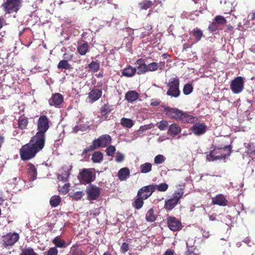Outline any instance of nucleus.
<instances>
[{
    "mask_svg": "<svg viewBox=\"0 0 255 255\" xmlns=\"http://www.w3.org/2000/svg\"><path fill=\"white\" fill-rule=\"evenodd\" d=\"M78 178L81 181L86 184H89L95 180V176L92 173L91 169L84 168L79 173Z\"/></svg>",
    "mask_w": 255,
    "mask_h": 255,
    "instance_id": "8",
    "label": "nucleus"
},
{
    "mask_svg": "<svg viewBox=\"0 0 255 255\" xmlns=\"http://www.w3.org/2000/svg\"><path fill=\"white\" fill-rule=\"evenodd\" d=\"M162 56L163 57L164 59H166L168 57H169L170 55H168V54L167 53H164L163 54H162Z\"/></svg>",
    "mask_w": 255,
    "mask_h": 255,
    "instance_id": "63",
    "label": "nucleus"
},
{
    "mask_svg": "<svg viewBox=\"0 0 255 255\" xmlns=\"http://www.w3.org/2000/svg\"><path fill=\"white\" fill-rule=\"evenodd\" d=\"M212 204L218 205L220 206H226L227 205L228 201L225 196L221 194L216 195L212 198Z\"/></svg>",
    "mask_w": 255,
    "mask_h": 255,
    "instance_id": "17",
    "label": "nucleus"
},
{
    "mask_svg": "<svg viewBox=\"0 0 255 255\" xmlns=\"http://www.w3.org/2000/svg\"><path fill=\"white\" fill-rule=\"evenodd\" d=\"M193 90V88L191 84H186L183 87V92L185 95H188L192 93Z\"/></svg>",
    "mask_w": 255,
    "mask_h": 255,
    "instance_id": "45",
    "label": "nucleus"
},
{
    "mask_svg": "<svg viewBox=\"0 0 255 255\" xmlns=\"http://www.w3.org/2000/svg\"><path fill=\"white\" fill-rule=\"evenodd\" d=\"M70 184L69 183H65L62 186H59L58 191L60 193L65 195L69 191Z\"/></svg>",
    "mask_w": 255,
    "mask_h": 255,
    "instance_id": "41",
    "label": "nucleus"
},
{
    "mask_svg": "<svg viewBox=\"0 0 255 255\" xmlns=\"http://www.w3.org/2000/svg\"><path fill=\"white\" fill-rule=\"evenodd\" d=\"M193 251L192 250L188 249L186 252V255H191L192 254H193Z\"/></svg>",
    "mask_w": 255,
    "mask_h": 255,
    "instance_id": "61",
    "label": "nucleus"
},
{
    "mask_svg": "<svg viewBox=\"0 0 255 255\" xmlns=\"http://www.w3.org/2000/svg\"><path fill=\"white\" fill-rule=\"evenodd\" d=\"M196 118L193 116L188 115L185 113L182 112V116L180 121L182 123H193L195 121Z\"/></svg>",
    "mask_w": 255,
    "mask_h": 255,
    "instance_id": "26",
    "label": "nucleus"
},
{
    "mask_svg": "<svg viewBox=\"0 0 255 255\" xmlns=\"http://www.w3.org/2000/svg\"><path fill=\"white\" fill-rule=\"evenodd\" d=\"M71 168L72 167L71 166L70 168L65 169L64 172H63L61 175L58 176V178L59 179H60L61 180H62L64 182H67L70 174V171Z\"/></svg>",
    "mask_w": 255,
    "mask_h": 255,
    "instance_id": "34",
    "label": "nucleus"
},
{
    "mask_svg": "<svg viewBox=\"0 0 255 255\" xmlns=\"http://www.w3.org/2000/svg\"><path fill=\"white\" fill-rule=\"evenodd\" d=\"M139 94L135 91H128L126 94L125 99L129 103H132L138 99Z\"/></svg>",
    "mask_w": 255,
    "mask_h": 255,
    "instance_id": "21",
    "label": "nucleus"
},
{
    "mask_svg": "<svg viewBox=\"0 0 255 255\" xmlns=\"http://www.w3.org/2000/svg\"><path fill=\"white\" fill-rule=\"evenodd\" d=\"M192 33L193 36H194L196 39V40L197 42H198L200 41L202 38V37L203 36V32L201 30L199 29H194L192 31Z\"/></svg>",
    "mask_w": 255,
    "mask_h": 255,
    "instance_id": "38",
    "label": "nucleus"
},
{
    "mask_svg": "<svg viewBox=\"0 0 255 255\" xmlns=\"http://www.w3.org/2000/svg\"><path fill=\"white\" fill-rule=\"evenodd\" d=\"M174 252L171 250H167L163 255H174Z\"/></svg>",
    "mask_w": 255,
    "mask_h": 255,
    "instance_id": "55",
    "label": "nucleus"
},
{
    "mask_svg": "<svg viewBox=\"0 0 255 255\" xmlns=\"http://www.w3.org/2000/svg\"><path fill=\"white\" fill-rule=\"evenodd\" d=\"M124 158V155L122 153H118L116 156L115 160L117 162H120L123 160Z\"/></svg>",
    "mask_w": 255,
    "mask_h": 255,
    "instance_id": "52",
    "label": "nucleus"
},
{
    "mask_svg": "<svg viewBox=\"0 0 255 255\" xmlns=\"http://www.w3.org/2000/svg\"><path fill=\"white\" fill-rule=\"evenodd\" d=\"M83 251L80 249H76L72 251V255H83Z\"/></svg>",
    "mask_w": 255,
    "mask_h": 255,
    "instance_id": "53",
    "label": "nucleus"
},
{
    "mask_svg": "<svg viewBox=\"0 0 255 255\" xmlns=\"http://www.w3.org/2000/svg\"><path fill=\"white\" fill-rule=\"evenodd\" d=\"M92 160L94 163H100L103 160V154L100 151L95 152L92 157Z\"/></svg>",
    "mask_w": 255,
    "mask_h": 255,
    "instance_id": "31",
    "label": "nucleus"
},
{
    "mask_svg": "<svg viewBox=\"0 0 255 255\" xmlns=\"http://www.w3.org/2000/svg\"><path fill=\"white\" fill-rule=\"evenodd\" d=\"M136 69L130 65L125 68L122 72V75L127 77H131L135 75Z\"/></svg>",
    "mask_w": 255,
    "mask_h": 255,
    "instance_id": "23",
    "label": "nucleus"
},
{
    "mask_svg": "<svg viewBox=\"0 0 255 255\" xmlns=\"http://www.w3.org/2000/svg\"><path fill=\"white\" fill-rule=\"evenodd\" d=\"M61 201V197L58 195H54L51 197L50 199V204L52 207L58 206Z\"/></svg>",
    "mask_w": 255,
    "mask_h": 255,
    "instance_id": "35",
    "label": "nucleus"
},
{
    "mask_svg": "<svg viewBox=\"0 0 255 255\" xmlns=\"http://www.w3.org/2000/svg\"><path fill=\"white\" fill-rule=\"evenodd\" d=\"M84 193L82 191H77L74 192L73 194L71 196V197L73 198V199L78 201L81 199Z\"/></svg>",
    "mask_w": 255,
    "mask_h": 255,
    "instance_id": "50",
    "label": "nucleus"
},
{
    "mask_svg": "<svg viewBox=\"0 0 255 255\" xmlns=\"http://www.w3.org/2000/svg\"><path fill=\"white\" fill-rule=\"evenodd\" d=\"M86 192L89 200H96L100 196V189L96 185L91 184L87 189Z\"/></svg>",
    "mask_w": 255,
    "mask_h": 255,
    "instance_id": "13",
    "label": "nucleus"
},
{
    "mask_svg": "<svg viewBox=\"0 0 255 255\" xmlns=\"http://www.w3.org/2000/svg\"><path fill=\"white\" fill-rule=\"evenodd\" d=\"M207 126L201 123H196L191 128L192 132L197 136L204 134L207 130Z\"/></svg>",
    "mask_w": 255,
    "mask_h": 255,
    "instance_id": "15",
    "label": "nucleus"
},
{
    "mask_svg": "<svg viewBox=\"0 0 255 255\" xmlns=\"http://www.w3.org/2000/svg\"><path fill=\"white\" fill-rule=\"evenodd\" d=\"M18 122V128L20 129H25L27 128L28 124V118L22 115L18 118L17 120Z\"/></svg>",
    "mask_w": 255,
    "mask_h": 255,
    "instance_id": "24",
    "label": "nucleus"
},
{
    "mask_svg": "<svg viewBox=\"0 0 255 255\" xmlns=\"http://www.w3.org/2000/svg\"><path fill=\"white\" fill-rule=\"evenodd\" d=\"M121 124L127 128H130L133 125V121L130 119L123 118L121 120Z\"/></svg>",
    "mask_w": 255,
    "mask_h": 255,
    "instance_id": "36",
    "label": "nucleus"
},
{
    "mask_svg": "<svg viewBox=\"0 0 255 255\" xmlns=\"http://www.w3.org/2000/svg\"><path fill=\"white\" fill-rule=\"evenodd\" d=\"M167 225L169 229L173 232L180 231L182 228L181 222L174 216L167 218Z\"/></svg>",
    "mask_w": 255,
    "mask_h": 255,
    "instance_id": "12",
    "label": "nucleus"
},
{
    "mask_svg": "<svg viewBox=\"0 0 255 255\" xmlns=\"http://www.w3.org/2000/svg\"><path fill=\"white\" fill-rule=\"evenodd\" d=\"M5 24V20L2 16H0V29H1L3 27V26Z\"/></svg>",
    "mask_w": 255,
    "mask_h": 255,
    "instance_id": "54",
    "label": "nucleus"
},
{
    "mask_svg": "<svg viewBox=\"0 0 255 255\" xmlns=\"http://www.w3.org/2000/svg\"><path fill=\"white\" fill-rule=\"evenodd\" d=\"M215 21L219 25H222L227 23L226 18L222 15H217L214 18Z\"/></svg>",
    "mask_w": 255,
    "mask_h": 255,
    "instance_id": "42",
    "label": "nucleus"
},
{
    "mask_svg": "<svg viewBox=\"0 0 255 255\" xmlns=\"http://www.w3.org/2000/svg\"><path fill=\"white\" fill-rule=\"evenodd\" d=\"M144 199L140 196L136 195V198L132 202V206L136 210H139L142 208L143 205Z\"/></svg>",
    "mask_w": 255,
    "mask_h": 255,
    "instance_id": "28",
    "label": "nucleus"
},
{
    "mask_svg": "<svg viewBox=\"0 0 255 255\" xmlns=\"http://www.w3.org/2000/svg\"><path fill=\"white\" fill-rule=\"evenodd\" d=\"M116 151V147L114 145L109 146L106 149V154L108 156H113Z\"/></svg>",
    "mask_w": 255,
    "mask_h": 255,
    "instance_id": "49",
    "label": "nucleus"
},
{
    "mask_svg": "<svg viewBox=\"0 0 255 255\" xmlns=\"http://www.w3.org/2000/svg\"><path fill=\"white\" fill-rule=\"evenodd\" d=\"M232 147L231 145H226L222 148L215 146L213 150L210 151L209 155L212 157L213 161L225 159L232 152Z\"/></svg>",
    "mask_w": 255,
    "mask_h": 255,
    "instance_id": "3",
    "label": "nucleus"
},
{
    "mask_svg": "<svg viewBox=\"0 0 255 255\" xmlns=\"http://www.w3.org/2000/svg\"><path fill=\"white\" fill-rule=\"evenodd\" d=\"M22 0H5L1 6L6 14L17 12L21 7Z\"/></svg>",
    "mask_w": 255,
    "mask_h": 255,
    "instance_id": "5",
    "label": "nucleus"
},
{
    "mask_svg": "<svg viewBox=\"0 0 255 255\" xmlns=\"http://www.w3.org/2000/svg\"><path fill=\"white\" fill-rule=\"evenodd\" d=\"M154 211L152 208L150 209L146 213L145 219L147 222H152L156 220V217L154 215Z\"/></svg>",
    "mask_w": 255,
    "mask_h": 255,
    "instance_id": "32",
    "label": "nucleus"
},
{
    "mask_svg": "<svg viewBox=\"0 0 255 255\" xmlns=\"http://www.w3.org/2000/svg\"><path fill=\"white\" fill-rule=\"evenodd\" d=\"M135 64L137 66L135 67L138 75L145 74L147 72V65L145 64V59L143 58H139L135 62Z\"/></svg>",
    "mask_w": 255,
    "mask_h": 255,
    "instance_id": "16",
    "label": "nucleus"
},
{
    "mask_svg": "<svg viewBox=\"0 0 255 255\" xmlns=\"http://www.w3.org/2000/svg\"><path fill=\"white\" fill-rule=\"evenodd\" d=\"M129 249L128 244L126 242L122 244L121 246V251L123 253H126Z\"/></svg>",
    "mask_w": 255,
    "mask_h": 255,
    "instance_id": "51",
    "label": "nucleus"
},
{
    "mask_svg": "<svg viewBox=\"0 0 255 255\" xmlns=\"http://www.w3.org/2000/svg\"><path fill=\"white\" fill-rule=\"evenodd\" d=\"M102 91L101 89H95L92 90L88 94V98L92 102L98 100L102 96Z\"/></svg>",
    "mask_w": 255,
    "mask_h": 255,
    "instance_id": "19",
    "label": "nucleus"
},
{
    "mask_svg": "<svg viewBox=\"0 0 255 255\" xmlns=\"http://www.w3.org/2000/svg\"><path fill=\"white\" fill-rule=\"evenodd\" d=\"M111 141V137L109 134H103L99 136L97 139H94L91 145L84 149L82 153L83 154H87L89 152L99 147H106Z\"/></svg>",
    "mask_w": 255,
    "mask_h": 255,
    "instance_id": "2",
    "label": "nucleus"
},
{
    "mask_svg": "<svg viewBox=\"0 0 255 255\" xmlns=\"http://www.w3.org/2000/svg\"><path fill=\"white\" fill-rule=\"evenodd\" d=\"M2 241L3 242V246L5 247L12 246L17 242L19 238L18 234L16 233H7L6 235L3 236Z\"/></svg>",
    "mask_w": 255,
    "mask_h": 255,
    "instance_id": "11",
    "label": "nucleus"
},
{
    "mask_svg": "<svg viewBox=\"0 0 255 255\" xmlns=\"http://www.w3.org/2000/svg\"><path fill=\"white\" fill-rule=\"evenodd\" d=\"M184 188H180L175 191L172 195V197L166 200L164 205V208L167 211L172 210L179 202L184 194Z\"/></svg>",
    "mask_w": 255,
    "mask_h": 255,
    "instance_id": "4",
    "label": "nucleus"
},
{
    "mask_svg": "<svg viewBox=\"0 0 255 255\" xmlns=\"http://www.w3.org/2000/svg\"><path fill=\"white\" fill-rule=\"evenodd\" d=\"M20 255H38L31 247L25 248L21 251Z\"/></svg>",
    "mask_w": 255,
    "mask_h": 255,
    "instance_id": "39",
    "label": "nucleus"
},
{
    "mask_svg": "<svg viewBox=\"0 0 255 255\" xmlns=\"http://www.w3.org/2000/svg\"><path fill=\"white\" fill-rule=\"evenodd\" d=\"M140 172L142 173L149 172L152 169V164L149 162H146L140 166Z\"/></svg>",
    "mask_w": 255,
    "mask_h": 255,
    "instance_id": "37",
    "label": "nucleus"
},
{
    "mask_svg": "<svg viewBox=\"0 0 255 255\" xmlns=\"http://www.w3.org/2000/svg\"><path fill=\"white\" fill-rule=\"evenodd\" d=\"M160 104V101L159 100H154L151 102L150 105L153 106H157Z\"/></svg>",
    "mask_w": 255,
    "mask_h": 255,
    "instance_id": "57",
    "label": "nucleus"
},
{
    "mask_svg": "<svg viewBox=\"0 0 255 255\" xmlns=\"http://www.w3.org/2000/svg\"><path fill=\"white\" fill-rule=\"evenodd\" d=\"M227 29L228 30L227 32L233 31L234 27L231 24H229L227 25Z\"/></svg>",
    "mask_w": 255,
    "mask_h": 255,
    "instance_id": "59",
    "label": "nucleus"
},
{
    "mask_svg": "<svg viewBox=\"0 0 255 255\" xmlns=\"http://www.w3.org/2000/svg\"><path fill=\"white\" fill-rule=\"evenodd\" d=\"M251 16V19L254 20L255 19V10L253 11L249 16Z\"/></svg>",
    "mask_w": 255,
    "mask_h": 255,
    "instance_id": "60",
    "label": "nucleus"
},
{
    "mask_svg": "<svg viewBox=\"0 0 255 255\" xmlns=\"http://www.w3.org/2000/svg\"><path fill=\"white\" fill-rule=\"evenodd\" d=\"M169 89L166 94L172 97L177 98L180 96L179 80L178 78H174L169 80L167 84Z\"/></svg>",
    "mask_w": 255,
    "mask_h": 255,
    "instance_id": "6",
    "label": "nucleus"
},
{
    "mask_svg": "<svg viewBox=\"0 0 255 255\" xmlns=\"http://www.w3.org/2000/svg\"><path fill=\"white\" fill-rule=\"evenodd\" d=\"M155 189L160 192H165L166 191L168 188V185L167 184L165 183H161L159 185H155Z\"/></svg>",
    "mask_w": 255,
    "mask_h": 255,
    "instance_id": "47",
    "label": "nucleus"
},
{
    "mask_svg": "<svg viewBox=\"0 0 255 255\" xmlns=\"http://www.w3.org/2000/svg\"><path fill=\"white\" fill-rule=\"evenodd\" d=\"M113 110L114 108L113 106L109 105V103H107L102 106L100 110L101 115L104 117V119L106 120L107 118V115Z\"/></svg>",
    "mask_w": 255,
    "mask_h": 255,
    "instance_id": "20",
    "label": "nucleus"
},
{
    "mask_svg": "<svg viewBox=\"0 0 255 255\" xmlns=\"http://www.w3.org/2000/svg\"><path fill=\"white\" fill-rule=\"evenodd\" d=\"M130 171L128 167L122 168L118 173L119 179L121 181L126 180L129 176Z\"/></svg>",
    "mask_w": 255,
    "mask_h": 255,
    "instance_id": "22",
    "label": "nucleus"
},
{
    "mask_svg": "<svg viewBox=\"0 0 255 255\" xmlns=\"http://www.w3.org/2000/svg\"><path fill=\"white\" fill-rule=\"evenodd\" d=\"M155 190V185L154 184L143 186L140 188L137 193V196H140L144 200L150 197Z\"/></svg>",
    "mask_w": 255,
    "mask_h": 255,
    "instance_id": "10",
    "label": "nucleus"
},
{
    "mask_svg": "<svg viewBox=\"0 0 255 255\" xmlns=\"http://www.w3.org/2000/svg\"><path fill=\"white\" fill-rule=\"evenodd\" d=\"M4 141V136L3 135H0V148L1 147L2 144Z\"/></svg>",
    "mask_w": 255,
    "mask_h": 255,
    "instance_id": "58",
    "label": "nucleus"
},
{
    "mask_svg": "<svg viewBox=\"0 0 255 255\" xmlns=\"http://www.w3.org/2000/svg\"><path fill=\"white\" fill-rule=\"evenodd\" d=\"M159 68L158 64L156 62H152L147 65V72H153L156 71Z\"/></svg>",
    "mask_w": 255,
    "mask_h": 255,
    "instance_id": "43",
    "label": "nucleus"
},
{
    "mask_svg": "<svg viewBox=\"0 0 255 255\" xmlns=\"http://www.w3.org/2000/svg\"><path fill=\"white\" fill-rule=\"evenodd\" d=\"M50 121L45 115L40 116L37 122L36 134L31 137L28 143L22 146L19 154L22 161H27L35 157L44 148L46 132L50 128Z\"/></svg>",
    "mask_w": 255,
    "mask_h": 255,
    "instance_id": "1",
    "label": "nucleus"
},
{
    "mask_svg": "<svg viewBox=\"0 0 255 255\" xmlns=\"http://www.w3.org/2000/svg\"><path fill=\"white\" fill-rule=\"evenodd\" d=\"M52 243L55 245V247L63 248L66 247V243L65 241L60 238L59 237H56L52 241Z\"/></svg>",
    "mask_w": 255,
    "mask_h": 255,
    "instance_id": "30",
    "label": "nucleus"
},
{
    "mask_svg": "<svg viewBox=\"0 0 255 255\" xmlns=\"http://www.w3.org/2000/svg\"><path fill=\"white\" fill-rule=\"evenodd\" d=\"M181 131V128L177 124H172L169 127L168 133L177 135L180 133Z\"/></svg>",
    "mask_w": 255,
    "mask_h": 255,
    "instance_id": "25",
    "label": "nucleus"
},
{
    "mask_svg": "<svg viewBox=\"0 0 255 255\" xmlns=\"http://www.w3.org/2000/svg\"><path fill=\"white\" fill-rule=\"evenodd\" d=\"M159 68L160 70H162L165 66V63L164 61H161L159 63H158Z\"/></svg>",
    "mask_w": 255,
    "mask_h": 255,
    "instance_id": "56",
    "label": "nucleus"
},
{
    "mask_svg": "<svg viewBox=\"0 0 255 255\" xmlns=\"http://www.w3.org/2000/svg\"><path fill=\"white\" fill-rule=\"evenodd\" d=\"M208 30L211 32L213 33L214 31H216L219 29H220L219 27V25L213 20V22L210 23L208 27Z\"/></svg>",
    "mask_w": 255,
    "mask_h": 255,
    "instance_id": "44",
    "label": "nucleus"
},
{
    "mask_svg": "<svg viewBox=\"0 0 255 255\" xmlns=\"http://www.w3.org/2000/svg\"><path fill=\"white\" fill-rule=\"evenodd\" d=\"M27 167V173L29 179L31 181H34L36 179L37 169L34 164L31 163H28Z\"/></svg>",
    "mask_w": 255,
    "mask_h": 255,
    "instance_id": "18",
    "label": "nucleus"
},
{
    "mask_svg": "<svg viewBox=\"0 0 255 255\" xmlns=\"http://www.w3.org/2000/svg\"><path fill=\"white\" fill-rule=\"evenodd\" d=\"M88 67L93 72H96L99 70L100 64L97 61H92L88 65Z\"/></svg>",
    "mask_w": 255,
    "mask_h": 255,
    "instance_id": "40",
    "label": "nucleus"
},
{
    "mask_svg": "<svg viewBox=\"0 0 255 255\" xmlns=\"http://www.w3.org/2000/svg\"><path fill=\"white\" fill-rule=\"evenodd\" d=\"M89 45L86 42L83 44H79L77 47V51L81 55H85L89 49Z\"/></svg>",
    "mask_w": 255,
    "mask_h": 255,
    "instance_id": "27",
    "label": "nucleus"
},
{
    "mask_svg": "<svg viewBox=\"0 0 255 255\" xmlns=\"http://www.w3.org/2000/svg\"><path fill=\"white\" fill-rule=\"evenodd\" d=\"M209 219L211 221H215L216 220V217L214 215L209 216Z\"/></svg>",
    "mask_w": 255,
    "mask_h": 255,
    "instance_id": "62",
    "label": "nucleus"
},
{
    "mask_svg": "<svg viewBox=\"0 0 255 255\" xmlns=\"http://www.w3.org/2000/svg\"><path fill=\"white\" fill-rule=\"evenodd\" d=\"M163 112L169 119L180 121L183 112L177 108L165 107Z\"/></svg>",
    "mask_w": 255,
    "mask_h": 255,
    "instance_id": "9",
    "label": "nucleus"
},
{
    "mask_svg": "<svg viewBox=\"0 0 255 255\" xmlns=\"http://www.w3.org/2000/svg\"><path fill=\"white\" fill-rule=\"evenodd\" d=\"M165 157L163 155L158 154L154 157V162L156 164H161L165 161Z\"/></svg>",
    "mask_w": 255,
    "mask_h": 255,
    "instance_id": "46",
    "label": "nucleus"
},
{
    "mask_svg": "<svg viewBox=\"0 0 255 255\" xmlns=\"http://www.w3.org/2000/svg\"><path fill=\"white\" fill-rule=\"evenodd\" d=\"M59 69L70 70L71 69V65L68 63L67 60H62L59 61L57 65Z\"/></svg>",
    "mask_w": 255,
    "mask_h": 255,
    "instance_id": "33",
    "label": "nucleus"
},
{
    "mask_svg": "<svg viewBox=\"0 0 255 255\" xmlns=\"http://www.w3.org/2000/svg\"><path fill=\"white\" fill-rule=\"evenodd\" d=\"M154 4V1L150 0H143L138 4L140 9L146 10Z\"/></svg>",
    "mask_w": 255,
    "mask_h": 255,
    "instance_id": "29",
    "label": "nucleus"
},
{
    "mask_svg": "<svg viewBox=\"0 0 255 255\" xmlns=\"http://www.w3.org/2000/svg\"><path fill=\"white\" fill-rule=\"evenodd\" d=\"M244 88V81L242 77L239 76L233 80L230 84V88L234 94H239Z\"/></svg>",
    "mask_w": 255,
    "mask_h": 255,
    "instance_id": "7",
    "label": "nucleus"
},
{
    "mask_svg": "<svg viewBox=\"0 0 255 255\" xmlns=\"http://www.w3.org/2000/svg\"><path fill=\"white\" fill-rule=\"evenodd\" d=\"M63 102V96L60 93L52 94L51 97L48 100L50 106H54L56 108H60Z\"/></svg>",
    "mask_w": 255,
    "mask_h": 255,
    "instance_id": "14",
    "label": "nucleus"
},
{
    "mask_svg": "<svg viewBox=\"0 0 255 255\" xmlns=\"http://www.w3.org/2000/svg\"><path fill=\"white\" fill-rule=\"evenodd\" d=\"M168 126V122L166 121L162 120L160 122L157 127L160 130H164L167 129Z\"/></svg>",
    "mask_w": 255,
    "mask_h": 255,
    "instance_id": "48",
    "label": "nucleus"
},
{
    "mask_svg": "<svg viewBox=\"0 0 255 255\" xmlns=\"http://www.w3.org/2000/svg\"><path fill=\"white\" fill-rule=\"evenodd\" d=\"M103 73L102 72H100L98 75L97 77L100 78H102L103 77Z\"/></svg>",
    "mask_w": 255,
    "mask_h": 255,
    "instance_id": "64",
    "label": "nucleus"
}]
</instances>
